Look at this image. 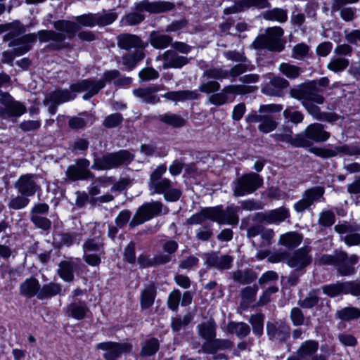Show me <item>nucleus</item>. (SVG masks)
Here are the masks:
<instances>
[{
	"label": "nucleus",
	"mask_w": 360,
	"mask_h": 360,
	"mask_svg": "<svg viewBox=\"0 0 360 360\" xmlns=\"http://www.w3.org/2000/svg\"><path fill=\"white\" fill-rule=\"evenodd\" d=\"M11 31L4 36V40H11L9 46H19L16 49L17 55H22L30 50V43L36 41L39 37L40 42L53 41L47 46L51 50H59L65 47L63 42L65 39L64 34L53 30H40L37 34L31 33L21 36L25 32V27L18 21L7 25Z\"/></svg>",
	"instance_id": "nucleus-1"
},
{
	"label": "nucleus",
	"mask_w": 360,
	"mask_h": 360,
	"mask_svg": "<svg viewBox=\"0 0 360 360\" xmlns=\"http://www.w3.org/2000/svg\"><path fill=\"white\" fill-rule=\"evenodd\" d=\"M167 167L162 165L158 166L151 174L149 179V189L151 194H163L164 198L170 202L177 201L181 192L179 188L174 186L173 183L167 178H162V176L166 172Z\"/></svg>",
	"instance_id": "nucleus-2"
},
{
	"label": "nucleus",
	"mask_w": 360,
	"mask_h": 360,
	"mask_svg": "<svg viewBox=\"0 0 360 360\" xmlns=\"http://www.w3.org/2000/svg\"><path fill=\"white\" fill-rule=\"evenodd\" d=\"M174 4L169 1H142L136 3L134 6V11L124 16L122 22L127 25H135L141 23L144 20L143 11L150 13H160L172 10Z\"/></svg>",
	"instance_id": "nucleus-3"
},
{
	"label": "nucleus",
	"mask_w": 360,
	"mask_h": 360,
	"mask_svg": "<svg viewBox=\"0 0 360 360\" xmlns=\"http://www.w3.org/2000/svg\"><path fill=\"white\" fill-rule=\"evenodd\" d=\"M283 30L280 27H269L265 33L259 35L253 41L255 49H266L271 51L281 52L285 47V41L282 39Z\"/></svg>",
	"instance_id": "nucleus-4"
},
{
	"label": "nucleus",
	"mask_w": 360,
	"mask_h": 360,
	"mask_svg": "<svg viewBox=\"0 0 360 360\" xmlns=\"http://www.w3.org/2000/svg\"><path fill=\"white\" fill-rule=\"evenodd\" d=\"M134 159V155L127 150H120L116 153H108L101 158L94 160L92 169L108 170L121 165H127Z\"/></svg>",
	"instance_id": "nucleus-5"
},
{
	"label": "nucleus",
	"mask_w": 360,
	"mask_h": 360,
	"mask_svg": "<svg viewBox=\"0 0 360 360\" xmlns=\"http://www.w3.org/2000/svg\"><path fill=\"white\" fill-rule=\"evenodd\" d=\"M320 90L317 88V82L315 80L310 81L298 89L290 91V96L300 101L303 105L311 103L323 104L324 97L319 94Z\"/></svg>",
	"instance_id": "nucleus-6"
},
{
	"label": "nucleus",
	"mask_w": 360,
	"mask_h": 360,
	"mask_svg": "<svg viewBox=\"0 0 360 360\" xmlns=\"http://www.w3.org/2000/svg\"><path fill=\"white\" fill-rule=\"evenodd\" d=\"M263 184V179L255 172H250L242 175L238 178L233 188V195L235 196H243L246 194L252 193Z\"/></svg>",
	"instance_id": "nucleus-7"
},
{
	"label": "nucleus",
	"mask_w": 360,
	"mask_h": 360,
	"mask_svg": "<svg viewBox=\"0 0 360 360\" xmlns=\"http://www.w3.org/2000/svg\"><path fill=\"white\" fill-rule=\"evenodd\" d=\"M0 103L1 119L20 117L26 112V107L20 102L15 101L8 93L0 95Z\"/></svg>",
	"instance_id": "nucleus-8"
},
{
	"label": "nucleus",
	"mask_w": 360,
	"mask_h": 360,
	"mask_svg": "<svg viewBox=\"0 0 360 360\" xmlns=\"http://www.w3.org/2000/svg\"><path fill=\"white\" fill-rule=\"evenodd\" d=\"M162 203L158 201L147 202L141 206L130 222L131 226H136L151 219L159 214L162 210Z\"/></svg>",
	"instance_id": "nucleus-9"
},
{
	"label": "nucleus",
	"mask_w": 360,
	"mask_h": 360,
	"mask_svg": "<svg viewBox=\"0 0 360 360\" xmlns=\"http://www.w3.org/2000/svg\"><path fill=\"white\" fill-rule=\"evenodd\" d=\"M334 229L339 234H345L342 240L347 246L360 245V225L345 221L335 225Z\"/></svg>",
	"instance_id": "nucleus-10"
},
{
	"label": "nucleus",
	"mask_w": 360,
	"mask_h": 360,
	"mask_svg": "<svg viewBox=\"0 0 360 360\" xmlns=\"http://www.w3.org/2000/svg\"><path fill=\"white\" fill-rule=\"evenodd\" d=\"M104 88V81L86 79L70 86V90L73 92H86L83 96L84 100H88L97 94L101 89Z\"/></svg>",
	"instance_id": "nucleus-11"
},
{
	"label": "nucleus",
	"mask_w": 360,
	"mask_h": 360,
	"mask_svg": "<svg viewBox=\"0 0 360 360\" xmlns=\"http://www.w3.org/2000/svg\"><path fill=\"white\" fill-rule=\"evenodd\" d=\"M213 221H216L219 224H231L236 225L239 221L238 212L240 207L229 206L226 210H223L221 207H212Z\"/></svg>",
	"instance_id": "nucleus-12"
},
{
	"label": "nucleus",
	"mask_w": 360,
	"mask_h": 360,
	"mask_svg": "<svg viewBox=\"0 0 360 360\" xmlns=\"http://www.w3.org/2000/svg\"><path fill=\"white\" fill-rule=\"evenodd\" d=\"M75 97V95L72 94L68 89H58L46 94L44 100V103L48 107L49 112L51 115H53L56 112L58 105L73 100Z\"/></svg>",
	"instance_id": "nucleus-13"
},
{
	"label": "nucleus",
	"mask_w": 360,
	"mask_h": 360,
	"mask_svg": "<svg viewBox=\"0 0 360 360\" xmlns=\"http://www.w3.org/2000/svg\"><path fill=\"white\" fill-rule=\"evenodd\" d=\"M336 267L338 272L343 276L354 275L356 272L354 265L359 262L356 255H348L346 252H337Z\"/></svg>",
	"instance_id": "nucleus-14"
},
{
	"label": "nucleus",
	"mask_w": 360,
	"mask_h": 360,
	"mask_svg": "<svg viewBox=\"0 0 360 360\" xmlns=\"http://www.w3.org/2000/svg\"><path fill=\"white\" fill-rule=\"evenodd\" d=\"M96 347L105 351L103 357L106 360H116L121 354L130 352L132 346L129 343H118L114 342H101Z\"/></svg>",
	"instance_id": "nucleus-15"
},
{
	"label": "nucleus",
	"mask_w": 360,
	"mask_h": 360,
	"mask_svg": "<svg viewBox=\"0 0 360 360\" xmlns=\"http://www.w3.org/2000/svg\"><path fill=\"white\" fill-rule=\"evenodd\" d=\"M310 252L311 248L309 246L299 248L288 256L287 264L297 271L304 269L312 261V257L309 255Z\"/></svg>",
	"instance_id": "nucleus-16"
},
{
	"label": "nucleus",
	"mask_w": 360,
	"mask_h": 360,
	"mask_svg": "<svg viewBox=\"0 0 360 360\" xmlns=\"http://www.w3.org/2000/svg\"><path fill=\"white\" fill-rule=\"evenodd\" d=\"M89 165L87 159H79L75 165L68 167L66 176L72 181L93 178L94 175L89 169Z\"/></svg>",
	"instance_id": "nucleus-17"
},
{
	"label": "nucleus",
	"mask_w": 360,
	"mask_h": 360,
	"mask_svg": "<svg viewBox=\"0 0 360 360\" xmlns=\"http://www.w3.org/2000/svg\"><path fill=\"white\" fill-rule=\"evenodd\" d=\"M324 188L321 186H316L306 190L302 198L294 205V208L297 212H302L313 205L315 201L322 198L324 193Z\"/></svg>",
	"instance_id": "nucleus-18"
},
{
	"label": "nucleus",
	"mask_w": 360,
	"mask_h": 360,
	"mask_svg": "<svg viewBox=\"0 0 360 360\" xmlns=\"http://www.w3.org/2000/svg\"><path fill=\"white\" fill-rule=\"evenodd\" d=\"M163 60L162 69H180L189 63V59L179 55L175 51L169 49L156 58V60Z\"/></svg>",
	"instance_id": "nucleus-19"
},
{
	"label": "nucleus",
	"mask_w": 360,
	"mask_h": 360,
	"mask_svg": "<svg viewBox=\"0 0 360 360\" xmlns=\"http://www.w3.org/2000/svg\"><path fill=\"white\" fill-rule=\"evenodd\" d=\"M205 264L209 267L218 270H226L231 267L233 258L228 255H221L217 252L205 254L203 257Z\"/></svg>",
	"instance_id": "nucleus-20"
},
{
	"label": "nucleus",
	"mask_w": 360,
	"mask_h": 360,
	"mask_svg": "<svg viewBox=\"0 0 360 360\" xmlns=\"http://www.w3.org/2000/svg\"><path fill=\"white\" fill-rule=\"evenodd\" d=\"M15 188L21 195L28 198L32 196L39 188L36 176L31 174L22 175L15 183Z\"/></svg>",
	"instance_id": "nucleus-21"
},
{
	"label": "nucleus",
	"mask_w": 360,
	"mask_h": 360,
	"mask_svg": "<svg viewBox=\"0 0 360 360\" xmlns=\"http://www.w3.org/2000/svg\"><path fill=\"white\" fill-rule=\"evenodd\" d=\"M117 42L119 48L124 50H129L131 49H144L148 46V44L144 42L137 35L122 33L117 37Z\"/></svg>",
	"instance_id": "nucleus-22"
},
{
	"label": "nucleus",
	"mask_w": 360,
	"mask_h": 360,
	"mask_svg": "<svg viewBox=\"0 0 360 360\" xmlns=\"http://www.w3.org/2000/svg\"><path fill=\"white\" fill-rule=\"evenodd\" d=\"M163 88V85L155 84L148 87L136 89L133 91V94L143 103L155 104L160 102V98L156 95V93L162 90Z\"/></svg>",
	"instance_id": "nucleus-23"
},
{
	"label": "nucleus",
	"mask_w": 360,
	"mask_h": 360,
	"mask_svg": "<svg viewBox=\"0 0 360 360\" xmlns=\"http://www.w3.org/2000/svg\"><path fill=\"white\" fill-rule=\"evenodd\" d=\"M304 138L307 141L314 142H324L330 138V133L324 129L323 124L319 123H313L309 124L304 130Z\"/></svg>",
	"instance_id": "nucleus-24"
},
{
	"label": "nucleus",
	"mask_w": 360,
	"mask_h": 360,
	"mask_svg": "<svg viewBox=\"0 0 360 360\" xmlns=\"http://www.w3.org/2000/svg\"><path fill=\"white\" fill-rule=\"evenodd\" d=\"M289 82L279 76H274L269 82L262 89V93L267 96L280 97L282 96V89L287 88Z\"/></svg>",
	"instance_id": "nucleus-25"
},
{
	"label": "nucleus",
	"mask_w": 360,
	"mask_h": 360,
	"mask_svg": "<svg viewBox=\"0 0 360 360\" xmlns=\"http://www.w3.org/2000/svg\"><path fill=\"white\" fill-rule=\"evenodd\" d=\"M319 349V342L316 340H306L300 346L297 355L290 357V360H310Z\"/></svg>",
	"instance_id": "nucleus-26"
},
{
	"label": "nucleus",
	"mask_w": 360,
	"mask_h": 360,
	"mask_svg": "<svg viewBox=\"0 0 360 360\" xmlns=\"http://www.w3.org/2000/svg\"><path fill=\"white\" fill-rule=\"evenodd\" d=\"M266 329L271 339L285 340L289 337L290 327L283 322L278 321L274 323H267Z\"/></svg>",
	"instance_id": "nucleus-27"
},
{
	"label": "nucleus",
	"mask_w": 360,
	"mask_h": 360,
	"mask_svg": "<svg viewBox=\"0 0 360 360\" xmlns=\"http://www.w3.org/2000/svg\"><path fill=\"white\" fill-rule=\"evenodd\" d=\"M248 122H260L258 126V129L263 133H269L275 129L277 127V123L270 115H250L247 117Z\"/></svg>",
	"instance_id": "nucleus-28"
},
{
	"label": "nucleus",
	"mask_w": 360,
	"mask_h": 360,
	"mask_svg": "<svg viewBox=\"0 0 360 360\" xmlns=\"http://www.w3.org/2000/svg\"><path fill=\"white\" fill-rule=\"evenodd\" d=\"M20 294L27 298H31L34 296L37 297L39 292L40 284L35 278H29L25 279L19 287Z\"/></svg>",
	"instance_id": "nucleus-29"
},
{
	"label": "nucleus",
	"mask_w": 360,
	"mask_h": 360,
	"mask_svg": "<svg viewBox=\"0 0 360 360\" xmlns=\"http://www.w3.org/2000/svg\"><path fill=\"white\" fill-rule=\"evenodd\" d=\"M233 342L226 339H214L212 341H205L202 350L207 354H214L218 350L229 349L233 346Z\"/></svg>",
	"instance_id": "nucleus-30"
},
{
	"label": "nucleus",
	"mask_w": 360,
	"mask_h": 360,
	"mask_svg": "<svg viewBox=\"0 0 360 360\" xmlns=\"http://www.w3.org/2000/svg\"><path fill=\"white\" fill-rule=\"evenodd\" d=\"M199 94L197 90H184L169 91L162 96L167 100L172 101H184L186 100H195L199 98Z\"/></svg>",
	"instance_id": "nucleus-31"
},
{
	"label": "nucleus",
	"mask_w": 360,
	"mask_h": 360,
	"mask_svg": "<svg viewBox=\"0 0 360 360\" xmlns=\"http://www.w3.org/2000/svg\"><path fill=\"white\" fill-rule=\"evenodd\" d=\"M173 39L167 34H160L153 31L149 34V41L151 46L157 49H164L172 44Z\"/></svg>",
	"instance_id": "nucleus-32"
},
{
	"label": "nucleus",
	"mask_w": 360,
	"mask_h": 360,
	"mask_svg": "<svg viewBox=\"0 0 360 360\" xmlns=\"http://www.w3.org/2000/svg\"><path fill=\"white\" fill-rule=\"evenodd\" d=\"M62 291V286L59 283L50 282L40 287L39 292L37 295L39 300H45L53 296L60 295Z\"/></svg>",
	"instance_id": "nucleus-33"
},
{
	"label": "nucleus",
	"mask_w": 360,
	"mask_h": 360,
	"mask_svg": "<svg viewBox=\"0 0 360 360\" xmlns=\"http://www.w3.org/2000/svg\"><path fill=\"white\" fill-rule=\"evenodd\" d=\"M278 141L286 142L295 147L307 146V141L302 134L292 137L290 134H276L273 136Z\"/></svg>",
	"instance_id": "nucleus-34"
},
{
	"label": "nucleus",
	"mask_w": 360,
	"mask_h": 360,
	"mask_svg": "<svg viewBox=\"0 0 360 360\" xmlns=\"http://www.w3.org/2000/svg\"><path fill=\"white\" fill-rule=\"evenodd\" d=\"M143 49H138L134 52L127 53L122 57V64L128 69L132 70L140 61L145 58Z\"/></svg>",
	"instance_id": "nucleus-35"
},
{
	"label": "nucleus",
	"mask_w": 360,
	"mask_h": 360,
	"mask_svg": "<svg viewBox=\"0 0 360 360\" xmlns=\"http://www.w3.org/2000/svg\"><path fill=\"white\" fill-rule=\"evenodd\" d=\"M82 116L72 117L68 120V126L72 129H84L89 123L94 122L93 117L88 113H83Z\"/></svg>",
	"instance_id": "nucleus-36"
},
{
	"label": "nucleus",
	"mask_w": 360,
	"mask_h": 360,
	"mask_svg": "<svg viewBox=\"0 0 360 360\" xmlns=\"http://www.w3.org/2000/svg\"><path fill=\"white\" fill-rule=\"evenodd\" d=\"M303 237L296 232H288L280 237L279 243L288 248H294L298 246L302 241Z\"/></svg>",
	"instance_id": "nucleus-37"
},
{
	"label": "nucleus",
	"mask_w": 360,
	"mask_h": 360,
	"mask_svg": "<svg viewBox=\"0 0 360 360\" xmlns=\"http://www.w3.org/2000/svg\"><path fill=\"white\" fill-rule=\"evenodd\" d=\"M89 309L84 302L76 303L73 302L68 306L69 316L77 320L84 319Z\"/></svg>",
	"instance_id": "nucleus-38"
},
{
	"label": "nucleus",
	"mask_w": 360,
	"mask_h": 360,
	"mask_svg": "<svg viewBox=\"0 0 360 360\" xmlns=\"http://www.w3.org/2000/svg\"><path fill=\"white\" fill-rule=\"evenodd\" d=\"M75 265L72 261H62L59 264L58 273L65 281L70 282L74 279V268Z\"/></svg>",
	"instance_id": "nucleus-39"
},
{
	"label": "nucleus",
	"mask_w": 360,
	"mask_h": 360,
	"mask_svg": "<svg viewBox=\"0 0 360 360\" xmlns=\"http://www.w3.org/2000/svg\"><path fill=\"white\" fill-rule=\"evenodd\" d=\"M198 329L199 335L206 341H212L216 337V326L212 321L200 324Z\"/></svg>",
	"instance_id": "nucleus-40"
},
{
	"label": "nucleus",
	"mask_w": 360,
	"mask_h": 360,
	"mask_svg": "<svg viewBox=\"0 0 360 360\" xmlns=\"http://www.w3.org/2000/svg\"><path fill=\"white\" fill-rule=\"evenodd\" d=\"M227 330L229 333L235 334L238 338H243L248 335L250 328L243 322H231L227 326Z\"/></svg>",
	"instance_id": "nucleus-41"
},
{
	"label": "nucleus",
	"mask_w": 360,
	"mask_h": 360,
	"mask_svg": "<svg viewBox=\"0 0 360 360\" xmlns=\"http://www.w3.org/2000/svg\"><path fill=\"white\" fill-rule=\"evenodd\" d=\"M257 276L255 272L252 270L236 271L233 274L234 281L242 284H249L255 281Z\"/></svg>",
	"instance_id": "nucleus-42"
},
{
	"label": "nucleus",
	"mask_w": 360,
	"mask_h": 360,
	"mask_svg": "<svg viewBox=\"0 0 360 360\" xmlns=\"http://www.w3.org/2000/svg\"><path fill=\"white\" fill-rule=\"evenodd\" d=\"M156 296V290L154 286L149 285L146 288L141 295V307L142 309H148L151 307Z\"/></svg>",
	"instance_id": "nucleus-43"
},
{
	"label": "nucleus",
	"mask_w": 360,
	"mask_h": 360,
	"mask_svg": "<svg viewBox=\"0 0 360 360\" xmlns=\"http://www.w3.org/2000/svg\"><path fill=\"white\" fill-rule=\"evenodd\" d=\"M290 217L288 209L281 207L269 211V224H279Z\"/></svg>",
	"instance_id": "nucleus-44"
},
{
	"label": "nucleus",
	"mask_w": 360,
	"mask_h": 360,
	"mask_svg": "<svg viewBox=\"0 0 360 360\" xmlns=\"http://www.w3.org/2000/svg\"><path fill=\"white\" fill-rule=\"evenodd\" d=\"M278 70L290 79H297L301 74L300 68L290 63H281Z\"/></svg>",
	"instance_id": "nucleus-45"
},
{
	"label": "nucleus",
	"mask_w": 360,
	"mask_h": 360,
	"mask_svg": "<svg viewBox=\"0 0 360 360\" xmlns=\"http://www.w3.org/2000/svg\"><path fill=\"white\" fill-rule=\"evenodd\" d=\"M160 343L158 339L152 338L146 340L141 345V355L150 356L155 354L159 349Z\"/></svg>",
	"instance_id": "nucleus-46"
},
{
	"label": "nucleus",
	"mask_w": 360,
	"mask_h": 360,
	"mask_svg": "<svg viewBox=\"0 0 360 360\" xmlns=\"http://www.w3.org/2000/svg\"><path fill=\"white\" fill-rule=\"evenodd\" d=\"M212 211V207L202 209L200 212L193 214L188 219L187 222L189 224H200L206 219L213 221Z\"/></svg>",
	"instance_id": "nucleus-47"
},
{
	"label": "nucleus",
	"mask_w": 360,
	"mask_h": 360,
	"mask_svg": "<svg viewBox=\"0 0 360 360\" xmlns=\"http://www.w3.org/2000/svg\"><path fill=\"white\" fill-rule=\"evenodd\" d=\"M336 315L342 321H349L360 317V309L354 307H347L337 311Z\"/></svg>",
	"instance_id": "nucleus-48"
},
{
	"label": "nucleus",
	"mask_w": 360,
	"mask_h": 360,
	"mask_svg": "<svg viewBox=\"0 0 360 360\" xmlns=\"http://www.w3.org/2000/svg\"><path fill=\"white\" fill-rule=\"evenodd\" d=\"M349 60L341 57H335L330 59L327 64V68L334 72H340L349 65Z\"/></svg>",
	"instance_id": "nucleus-49"
},
{
	"label": "nucleus",
	"mask_w": 360,
	"mask_h": 360,
	"mask_svg": "<svg viewBox=\"0 0 360 360\" xmlns=\"http://www.w3.org/2000/svg\"><path fill=\"white\" fill-rule=\"evenodd\" d=\"M160 120L174 127H181L185 125L186 121L180 115L166 113L160 116Z\"/></svg>",
	"instance_id": "nucleus-50"
},
{
	"label": "nucleus",
	"mask_w": 360,
	"mask_h": 360,
	"mask_svg": "<svg viewBox=\"0 0 360 360\" xmlns=\"http://www.w3.org/2000/svg\"><path fill=\"white\" fill-rule=\"evenodd\" d=\"M264 18L268 20H276L280 22H285L288 19L287 12L281 8H274L266 11Z\"/></svg>",
	"instance_id": "nucleus-51"
},
{
	"label": "nucleus",
	"mask_w": 360,
	"mask_h": 360,
	"mask_svg": "<svg viewBox=\"0 0 360 360\" xmlns=\"http://www.w3.org/2000/svg\"><path fill=\"white\" fill-rule=\"evenodd\" d=\"M53 27L57 30L64 32L70 34H73L79 29L77 23L67 20L55 21L53 22Z\"/></svg>",
	"instance_id": "nucleus-52"
},
{
	"label": "nucleus",
	"mask_w": 360,
	"mask_h": 360,
	"mask_svg": "<svg viewBox=\"0 0 360 360\" xmlns=\"http://www.w3.org/2000/svg\"><path fill=\"white\" fill-rule=\"evenodd\" d=\"M96 16V23L97 25L99 26H105L112 23L117 18V15L116 13L108 11H104L103 13H97Z\"/></svg>",
	"instance_id": "nucleus-53"
},
{
	"label": "nucleus",
	"mask_w": 360,
	"mask_h": 360,
	"mask_svg": "<svg viewBox=\"0 0 360 360\" xmlns=\"http://www.w3.org/2000/svg\"><path fill=\"white\" fill-rule=\"evenodd\" d=\"M203 77L221 80L229 77V71L222 68H210L203 72Z\"/></svg>",
	"instance_id": "nucleus-54"
},
{
	"label": "nucleus",
	"mask_w": 360,
	"mask_h": 360,
	"mask_svg": "<svg viewBox=\"0 0 360 360\" xmlns=\"http://www.w3.org/2000/svg\"><path fill=\"white\" fill-rule=\"evenodd\" d=\"M250 322L252 324L253 333L260 336L263 333L264 316L262 314L252 315Z\"/></svg>",
	"instance_id": "nucleus-55"
},
{
	"label": "nucleus",
	"mask_w": 360,
	"mask_h": 360,
	"mask_svg": "<svg viewBox=\"0 0 360 360\" xmlns=\"http://www.w3.org/2000/svg\"><path fill=\"white\" fill-rule=\"evenodd\" d=\"M318 294L319 290L311 291L303 300L299 302L300 306L303 308H311L316 306L319 300Z\"/></svg>",
	"instance_id": "nucleus-56"
},
{
	"label": "nucleus",
	"mask_w": 360,
	"mask_h": 360,
	"mask_svg": "<svg viewBox=\"0 0 360 360\" xmlns=\"http://www.w3.org/2000/svg\"><path fill=\"white\" fill-rule=\"evenodd\" d=\"M30 202L28 197L20 195L12 198L8 202V207L13 210H20L25 208Z\"/></svg>",
	"instance_id": "nucleus-57"
},
{
	"label": "nucleus",
	"mask_w": 360,
	"mask_h": 360,
	"mask_svg": "<svg viewBox=\"0 0 360 360\" xmlns=\"http://www.w3.org/2000/svg\"><path fill=\"white\" fill-rule=\"evenodd\" d=\"M321 288L324 294L331 297L343 294L342 282H337L333 284L325 285L322 286Z\"/></svg>",
	"instance_id": "nucleus-58"
},
{
	"label": "nucleus",
	"mask_w": 360,
	"mask_h": 360,
	"mask_svg": "<svg viewBox=\"0 0 360 360\" xmlns=\"http://www.w3.org/2000/svg\"><path fill=\"white\" fill-rule=\"evenodd\" d=\"M122 121L123 117L120 113H112L105 117L103 125L106 128H114L120 125Z\"/></svg>",
	"instance_id": "nucleus-59"
},
{
	"label": "nucleus",
	"mask_w": 360,
	"mask_h": 360,
	"mask_svg": "<svg viewBox=\"0 0 360 360\" xmlns=\"http://www.w3.org/2000/svg\"><path fill=\"white\" fill-rule=\"evenodd\" d=\"M255 69V66L251 64L239 63L233 66L229 72V75L232 77H236L240 75L248 72L252 71Z\"/></svg>",
	"instance_id": "nucleus-60"
},
{
	"label": "nucleus",
	"mask_w": 360,
	"mask_h": 360,
	"mask_svg": "<svg viewBox=\"0 0 360 360\" xmlns=\"http://www.w3.org/2000/svg\"><path fill=\"white\" fill-rule=\"evenodd\" d=\"M343 294H351L353 296L360 295V283L356 281L342 282Z\"/></svg>",
	"instance_id": "nucleus-61"
},
{
	"label": "nucleus",
	"mask_w": 360,
	"mask_h": 360,
	"mask_svg": "<svg viewBox=\"0 0 360 360\" xmlns=\"http://www.w3.org/2000/svg\"><path fill=\"white\" fill-rule=\"evenodd\" d=\"M60 237L61 243L66 246L79 243L82 240V235L79 233H63Z\"/></svg>",
	"instance_id": "nucleus-62"
},
{
	"label": "nucleus",
	"mask_w": 360,
	"mask_h": 360,
	"mask_svg": "<svg viewBox=\"0 0 360 360\" xmlns=\"http://www.w3.org/2000/svg\"><path fill=\"white\" fill-rule=\"evenodd\" d=\"M221 88L220 84L214 80H210L205 82H202L199 86V91L202 93L207 94H214L217 92Z\"/></svg>",
	"instance_id": "nucleus-63"
},
{
	"label": "nucleus",
	"mask_w": 360,
	"mask_h": 360,
	"mask_svg": "<svg viewBox=\"0 0 360 360\" xmlns=\"http://www.w3.org/2000/svg\"><path fill=\"white\" fill-rule=\"evenodd\" d=\"M309 51V47L304 43L297 44L292 50V58L297 60H302L305 58Z\"/></svg>",
	"instance_id": "nucleus-64"
}]
</instances>
